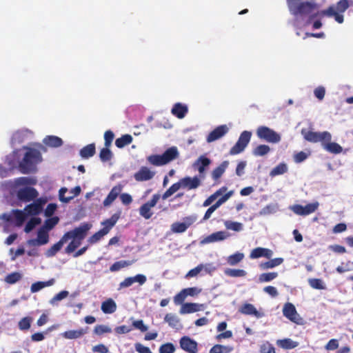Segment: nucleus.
Wrapping results in <instances>:
<instances>
[{"label":"nucleus","instance_id":"13","mask_svg":"<svg viewBox=\"0 0 353 353\" xmlns=\"http://www.w3.org/2000/svg\"><path fill=\"white\" fill-rule=\"evenodd\" d=\"M180 346L181 349L188 353H197L198 343L189 336H183L180 339Z\"/></svg>","mask_w":353,"mask_h":353},{"label":"nucleus","instance_id":"54","mask_svg":"<svg viewBox=\"0 0 353 353\" xmlns=\"http://www.w3.org/2000/svg\"><path fill=\"white\" fill-rule=\"evenodd\" d=\"M59 219L57 216H54L46 219L43 225V228L47 231L52 230L58 223Z\"/></svg>","mask_w":353,"mask_h":353},{"label":"nucleus","instance_id":"8","mask_svg":"<svg viewBox=\"0 0 353 353\" xmlns=\"http://www.w3.org/2000/svg\"><path fill=\"white\" fill-rule=\"evenodd\" d=\"M252 137V132L245 130L240 134L237 142L231 148L229 153L235 155L242 152L248 145Z\"/></svg>","mask_w":353,"mask_h":353},{"label":"nucleus","instance_id":"51","mask_svg":"<svg viewBox=\"0 0 353 353\" xmlns=\"http://www.w3.org/2000/svg\"><path fill=\"white\" fill-rule=\"evenodd\" d=\"M278 276V273L273 272H268V273H263L259 275V281L260 283H265V282H270L274 279H276Z\"/></svg>","mask_w":353,"mask_h":353},{"label":"nucleus","instance_id":"28","mask_svg":"<svg viewBox=\"0 0 353 353\" xmlns=\"http://www.w3.org/2000/svg\"><path fill=\"white\" fill-rule=\"evenodd\" d=\"M65 243V239L63 235L60 240L51 246L46 252V255L48 257H52L56 255V254L61 249L63 244Z\"/></svg>","mask_w":353,"mask_h":353},{"label":"nucleus","instance_id":"64","mask_svg":"<svg viewBox=\"0 0 353 353\" xmlns=\"http://www.w3.org/2000/svg\"><path fill=\"white\" fill-rule=\"evenodd\" d=\"M123 185L121 184H118L115 186H114L108 194L110 195V196L113 197L114 199L117 198V196L121 194L122 190H123Z\"/></svg>","mask_w":353,"mask_h":353},{"label":"nucleus","instance_id":"50","mask_svg":"<svg viewBox=\"0 0 353 353\" xmlns=\"http://www.w3.org/2000/svg\"><path fill=\"white\" fill-rule=\"evenodd\" d=\"M234 194L233 190H230L228 192L225 193L223 196L219 199V200L211 206L215 210L219 208L223 203L226 202Z\"/></svg>","mask_w":353,"mask_h":353},{"label":"nucleus","instance_id":"23","mask_svg":"<svg viewBox=\"0 0 353 353\" xmlns=\"http://www.w3.org/2000/svg\"><path fill=\"white\" fill-rule=\"evenodd\" d=\"M188 112L187 105L181 103H176L172 108L171 112L179 119H183Z\"/></svg>","mask_w":353,"mask_h":353},{"label":"nucleus","instance_id":"34","mask_svg":"<svg viewBox=\"0 0 353 353\" xmlns=\"http://www.w3.org/2000/svg\"><path fill=\"white\" fill-rule=\"evenodd\" d=\"M132 141V137L130 134H126L117 139L115 141V145L119 148H123V147L130 145Z\"/></svg>","mask_w":353,"mask_h":353},{"label":"nucleus","instance_id":"32","mask_svg":"<svg viewBox=\"0 0 353 353\" xmlns=\"http://www.w3.org/2000/svg\"><path fill=\"white\" fill-rule=\"evenodd\" d=\"M117 310L116 303L111 299L103 301L101 304V310L105 314H112Z\"/></svg>","mask_w":353,"mask_h":353},{"label":"nucleus","instance_id":"47","mask_svg":"<svg viewBox=\"0 0 353 353\" xmlns=\"http://www.w3.org/2000/svg\"><path fill=\"white\" fill-rule=\"evenodd\" d=\"M22 279V274L18 272H12L5 277V282L8 284H14Z\"/></svg>","mask_w":353,"mask_h":353},{"label":"nucleus","instance_id":"36","mask_svg":"<svg viewBox=\"0 0 353 353\" xmlns=\"http://www.w3.org/2000/svg\"><path fill=\"white\" fill-rule=\"evenodd\" d=\"M211 163V161L208 157L201 156L195 162L194 165L197 166V170L200 174H202L205 171V167L208 166Z\"/></svg>","mask_w":353,"mask_h":353},{"label":"nucleus","instance_id":"19","mask_svg":"<svg viewBox=\"0 0 353 353\" xmlns=\"http://www.w3.org/2000/svg\"><path fill=\"white\" fill-rule=\"evenodd\" d=\"M273 254L271 250L264 248L258 247L253 249L250 254L251 259H258L260 257H265L270 259Z\"/></svg>","mask_w":353,"mask_h":353},{"label":"nucleus","instance_id":"2","mask_svg":"<svg viewBox=\"0 0 353 353\" xmlns=\"http://www.w3.org/2000/svg\"><path fill=\"white\" fill-rule=\"evenodd\" d=\"M42 160L41 152L34 148H28L21 161L19 169L23 174H28L35 170V166Z\"/></svg>","mask_w":353,"mask_h":353},{"label":"nucleus","instance_id":"27","mask_svg":"<svg viewBox=\"0 0 353 353\" xmlns=\"http://www.w3.org/2000/svg\"><path fill=\"white\" fill-rule=\"evenodd\" d=\"M323 148L332 154H339L343 151L342 147L337 143L331 142V141H325Z\"/></svg>","mask_w":353,"mask_h":353},{"label":"nucleus","instance_id":"42","mask_svg":"<svg viewBox=\"0 0 353 353\" xmlns=\"http://www.w3.org/2000/svg\"><path fill=\"white\" fill-rule=\"evenodd\" d=\"M132 264V261H124V260L119 261L114 263L110 267V270L111 272H117L123 268H126L128 266L131 265Z\"/></svg>","mask_w":353,"mask_h":353},{"label":"nucleus","instance_id":"31","mask_svg":"<svg viewBox=\"0 0 353 353\" xmlns=\"http://www.w3.org/2000/svg\"><path fill=\"white\" fill-rule=\"evenodd\" d=\"M337 12L335 11L333 6H330L327 9L321 10L314 14H312L309 16L307 23H310L312 21L318 16H327L334 17Z\"/></svg>","mask_w":353,"mask_h":353},{"label":"nucleus","instance_id":"41","mask_svg":"<svg viewBox=\"0 0 353 353\" xmlns=\"http://www.w3.org/2000/svg\"><path fill=\"white\" fill-rule=\"evenodd\" d=\"M243 258L244 254L237 252L228 256L226 261L230 265L234 266L240 263L243 259Z\"/></svg>","mask_w":353,"mask_h":353},{"label":"nucleus","instance_id":"14","mask_svg":"<svg viewBox=\"0 0 353 353\" xmlns=\"http://www.w3.org/2000/svg\"><path fill=\"white\" fill-rule=\"evenodd\" d=\"M283 314L284 316L292 322L299 324V316L296 312L295 306L291 303H286L283 309Z\"/></svg>","mask_w":353,"mask_h":353},{"label":"nucleus","instance_id":"52","mask_svg":"<svg viewBox=\"0 0 353 353\" xmlns=\"http://www.w3.org/2000/svg\"><path fill=\"white\" fill-rule=\"evenodd\" d=\"M110 147H105L102 148L99 153V157L101 161L106 162L110 161L112 157V153L109 149Z\"/></svg>","mask_w":353,"mask_h":353},{"label":"nucleus","instance_id":"58","mask_svg":"<svg viewBox=\"0 0 353 353\" xmlns=\"http://www.w3.org/2000/svg\"><path fill=\"white\" fill-rule=\"evenodd\" d=\"M187 230V226L181 222H175L171 225V230L174 233H183Z\"/></svg>","mask_w":353,"mask_h":353},{"label":"nucleus","instance_id":"49","mask_svg":"<svg viewBox=\"0 0 353 353\" xmlns=\"http://www.w3.org/2000/svg\"><path fill=\"white\" fill-rule=\"evenodd\" d=\"M181 188L180 181L177 183L172 184L163 194V199H166Z\"/></svg>","mask_w":353,"mask_h":353},{"label":"nucleus","instance_id":"20","mask_svg":"<svg viewBox=\"0 0 353 353\" xmlns=\"http://www.w3.org/2000/svg\"><path fill=\"white\" fill-rule=\"evenodd\" d=\"M88 327H86L76 330H68L63 332L61 335L66 339H76L85 335L88 332Z\"/></svg>","mask_w":353,"mask_h":353},{"label":"nucleus","instance_id":"60","mask_svg":"<svg viewBox=\"0 0 353 353\" xmlns=\"http://www.w3.org/2000/svg\"><path fill=\"white\" fill-rule=\"evenodd\" d=\"M114 138L113 132L110 130H106L104 133V145L105 147H110Z\"/></svg>","mask_w":353,"mask_h":353},{"label":"nucleus","instance_id":"38","mask_svg":"<svg viewBox=\"0 0 353 353\" xmlns=\"http://www.w3.org/2000/svg\"><path fill=\"white\" fill-rule=\"evenodd\" d=\"M44 143L50 147H59L63 144V141L58 137L48 136L44 139Z\"/></svg>","mask_w":353,"mask_h":353},{"label":"nucleus","instance_id":"35","mask_svg":"<svg viewBox=\"0 0 353 353\" xmlns=\"http://www.w3.org/2000/svg\"><path fill=\"white\" fill-rule=\"evenodd\" d=\"M14 186L32 185H35L37 180L34 178L21 176L14 179Z\"/></svg>","mask_w":353,"mask_h":353},{"label":"nucleus","instance_id":"1","mask_svg":"<svg viewBox=\"0 0 353 353\" xmlns=\"http://www.w3.org/2000/svg\"><path fill=\"white\" fill-rule=\"evenodd\" d=\"M92 228V225L88 223H83L79 227L74 228L67 232L63 236L65 243L72 240L65 249L66 254H71L80 246L82 241L86 237L88 231Z\"/></svg>","mask_w":353,"mask_h":353},{"label":"nucleus","instance_id":"48","mask_svg":"<svg viewBox=\"0 0 353 353\" xmlns=\"http://www.w3.org/2000/svg\"><path fill=\"white\" fill-rule=\"evenodd\" d=\"M41 219L39 217L31 218L26 223L24 231L26 233L31 232L37 225H39Z\"/></svg>","mask_w":353,"mask_h":353},{"label":"nucleus","instance_id":"18","mask_svg":"<svg viewBox=\"0 0 353 353\" xmlns=\"http://www.w3.org/2000/svg\"><path fill=\"white\" fill-rule=\"evenodd\" d=\"M181 188H188V190L196 189L201 185V180L198 176L193 178L185 176L180 180Z\"/></svg>","mask_w":353,"mask_h":353},{"label":"nucleus","instance_id":"15","mask_svg":"<svg viewBox=\"0 0 353 353\" xmlns=\"http://www.w3.org/2000/svg\"><path fill=\"white\" fill-rule=\"evenodd\" d=\"M229 129L226 125H221L214 128L206 138L208 143L215 141L225 135Z\"/></svg>","mask_w":353,"mask_h":353},{"label":"nucleus","instance_id":"25","mask_svg":"<svg viewBox=\"0 0 353 353\" xmlns=\"http://www.w3.org/2000/svg\"><path fill=\"white\" fill-rule=\"evenodd\" d=\"M229 162L228 161H223L218 167L214 168L212 172V177L216 182H219V180L225 172L228 167Z\"/></svg>","mask_w":353,"mask_h":353},{"label":"nucleus","instance_id":"39","mask_svg":"<svg viewBox=\"0 0 353 353\" xmlns=\"http://www.w3.org/2000/svg\"><path fill=\"white\" fill-rule=\"evenodd\" d=\"M12 214L16 221V225L21 226L26 219L27 214L26 212L20 210H12Z\"/></svg>","mask_w":353,"mask_h":353},{"label":"nucleus","instance_id":"7","mask_svg":"<svg viewBox=\"0 0 353 353\" xmlns=\"http://www.w3.org/2000/svg\"><path fill=\"white\" fill-rule=\"evenodd\" d=\"M256 136L261 140L268 143H276L281 141V136L274 130L264 125L259 126L256 130Z\"/></svg>","mask_w":353,"mask_h":353},{"label":"nucleus","instance_id":"43","mask_svg":"<svg viewBox=\"0 0 353 353\" xmlns=\"http://www.w3.org/2000/svg\"><path fill=\"white\" fill-rule=\"evenodd\" d=\"M283 262V258H275V259H271L269 261L261 263L260 265V266L263 270L270 269V268H273L274 267H276V266L281 265Z\"/></svg>","mask_w":353,"mask_h":353},{"label":"nucleus","instance_id":"3","mask_svg":"<svg viewBox=\"0 0 353 353\" xmlns=\"http://www.w3.org/2000/svg\"><path fill=\"white\" fill-rule=\"evenodd\" d=\"M179 153L175 146L167 149L162 154H152L147 157L149 163L154 166H162L177 159Z\"/></svg>","mask_w":353,"mask_h":353},{"label":"nucleus","instance_id":"12","mask_svg":"<svg viewBox=\"0 0 353 353\" xmlns=\"http://www.w3.org/2000/svg\"><path fill=\"white\" fill-rule=\"evenodd\" d=\"M318 207V202L308 203L305 206L297 204L292 207V210L298 215L306 216L314 212L317 210Z\"/></svg>","mask_w":353,"mask_h":353},{"label":"nucleus","instance_id":"5","mask_svg":"<svg viewBox=\"0 0 353 353\" xmlns=\"http://www.w3.org/2000/svg\"><path fill=\"white\" fill-rule=\"evenodd\" d=\"M301 134L306 141L311 143L320 142L322 145L325 141L332 140V135L327 131L317 132L303 128L301 130Z\"/></svg>","mask_w":353,"mask_h":353},{"label":"nucleus","instance_id":"33","mask_svg":"<svg viewBox=\"0 0 353 353\" xmlns=\"http://www.w3.org/2000/svg\"><path fill=\"white\" fill-rule=\"evenodd\" d=\"M276 344L281 348L285 350H292L299 345V343L292 341L291 339H283L278 340Z\"/></svg>","mask_w":353,"mask_h":353},{"label":"nucleus","instance_id":"46","mask_svg":"<svg viewBox=\"0 0 353 353\" xmlns=\"http://www.w3.org/2000/svg\"><path fill=\"white\" fill-rule=\"evenodd\" d=\"M288 171V166L284 163H281L274 167L270 172L271 176H275L285 173Z\"/></svg>","mask_w":353,"mask_h":353},{"label":"nucleus","instance_id":"10","mask_svg":"<svg viewBox=\"0 0 353 353\" xmlns=\"http://www.w3.org/2000/svg\"><path fill=\"white\" fill-rule=\"evenodd\" d=\"M159 199V194H154L150 201L143 203L139 208V214L145 219H150L153 215L152 208L157 205Z\"/></svg>","mask_w":353,"mask_h":353},{"label":"nucleus","instance_id":"56","mask_svg":"<svg viewBox=\"0 0 353 353\" xmlns=\"http://www.w3.org/2000/svg\"><path fill=\"white\" fill-rule=\"evenodd\" d=\"M308 283L314 289L323 290L325 288V286L324 285L323 281L320 279H310L308 280Z\"/></svg>","mask_w":353,"mask_h":353},{"label":"nucleus","instance_id":"53","mask_svg":"<svg viewBox=\"0 0 353 353\" xmlns=\"http://www.w3.org/2000/svg\"><path fill=\"white\" fill-rule=\"evenodd\" d=\"M353 5V1L340 0L336 3V10L339 12H344L350 6Z\"/></svg>","mask_w":353,"mask_h":353},{"label":"nucleus","instance_id":"17","mask_svg":"<svg viewBox=\"0 0 353 353\" xmlns=\"http://www.w3.org/2000/svg\"><path fill=\"white\" fill-rule=\"evenodd\" d=\"M155 172L152 171L146 166H142L138 172L134 174V178L137 181H145L152 179Z\"/></svg>","mask_w":353,"mask_h":353},{"label":"nucleus","instance_id":"11","mask_svg":"<svg viewBox=\"0 0 353 353\" xmlns=\"http://www.w3.org/2000/svg\"><path fill=\"white\" fill-rule=\"evenodd\" d=\"M47 199L45 198H39L34 200V202L26 205L24 208L27 216H37L43 210V206L46 203Z\"/></svg>","mask_w":353,"mask_h":353},{"label":"nucleus","instance_id":"6","mask_svg":"<svg viewBox=\"0 0 353 353\" xmlns=\"http://www.w3.org/2000/svg\"><path fill=\"white\" fill-rule=\"evenodd\" d=\"M317 8L318 6L315 3L301 1L297 3V4H295L289 8V11L290 14L294 17H303L310 14L314 10L316 9Z\"/></svg>","mask_w":353,"mask_h":353},{"label":"nucleus","instance_id":"61","mask_svg":"<svg viewBox=\"0 0 353 353\" xmlns=\"http://www.w3.org/2000/svg\"><path fill=\"white\" fill-rule=\"evenodd\" d=\"M261 353H276L274 347L269 342L263 343L260 347Z\"/></svg>","mask_w":353,"mask_h":353},{"label":"nucleus","instance_id":"24","mask_svg":"<svg viewBox=\"0 0 353 353\" xmlns=\"http://www.w3.org/2000/svg\"><path fill=\"white\" fill-rule=\"evenodd\" d=\"M201 305L194 303H185L182 304L179 312L181 314H190L201 310Z\"/></svg>","mask_w":353,"mask_h":353},{"label":"nucleus","instance_id":"40","mask_svg":"<svg viewBox=\"0 0 353 353\" xmlns=\"http://www.w3.org/2000/svg\"><path fill=\"white\" fill-rule=\"evenodd\" d=\"M233 350L232 346L216 344L210 349L209 353H230Z\"/></svg>","mask_w":353,"mask_h":353},{"label":"nucleus","instance_id":"44","mask_svg":"<svg viewBox=\"0 0 353 353\" xmlns=\"http://www.w3.org/2000/svg\"><path fill=\"white\" fill-rule=\"evenodd\" d=\"M270 151V148L268 145L261 144L256 146L252 151V154L256 157H262Z\"/></svg>","mask_w":353,"mask_h":353},{"label":"nucleus","instance_id":"16","mask_svg":"<svg viewBox=\"0 0 353 353\" xmlns=\"http://www.w3.org/2000/svg\"><path fill=\"white\" fill-rule=\"evenodd\" d=\"M146 276L143 274H137L134 276L125 278L122 282L119 283V290L131 286L134 283L137 282L139 285H143L146 281Z\"/></svg>","mask_w":353,"mask_h":353},{"label":"nucleus","instance_id":"37","mask_svg":"<svg viewBox=\"0 0 353 353\" xmlns=\"http://www.w3.org/2000/svg\"><path fill=\"white\" fill-rule=\"evenodd\" d=\"M224 273L228 276L234 278L245 277L247 275L246 271L242 269L227 268L224 270Z\"/></svg>","mask_w":353,"mask_h":353},{"label":"nucleus","instance_id":"63","mask_svg":"<svg viewBox=\"0 0 353 353\" xmlns=\"http://www.w3.org/2000/svg\"><path fill=\"white\" fill-rule=\"evenodd\" d=\"M187 297L183 289L174 296V302L176 305H182Z\"/></svg>","mask_w":353,"mask_h":353},{"label":"nucleus","instance_id":"4","mask_svg":"<svg viewBox=\"0 0 353 353\" xmlns=\"http://www.w3.org/2000/svg\"><path fill=\"white\" fill-rule=\"evenodd\" d=\"M119 218L120 213H115L110 219L103 221L101 223V225L103 226V228L90 236L88 239V242L91 245L99 242L105 235L109 233Z\"/></svg>","mask_w":353,"mask_h":353},{"label":"nucleus","instance_id":"59","mask_svg":"<svg viewBox=\"0 0 353 353\" xmlns=\"http://www.w3.org/2000/svg\"><path fill=\"white\" fill-rule=\"evenodd\" d=\"M159 351V353H174L175 347L172 343H166L160 346Z\"/></svg>","mask_w":353,"mask_h":353},{"label":"nucleus","instance_id":"9","mask_svg":"<svg viewBox=\"0 0 353 353\" xmlns=\"http://www.w3.org/2000/svg\"><path fill=\"white\" fill-rule=\"evenodd\" d=\"M16 195L19 201L26 203L36 199L39 192L34 188L26 186L19 188L17 191Z\"/></svg>","mask_w":353,"mask_h":353},{"label":"nucleus","instance_id":"62","mask_svg":"<svg viewBox=\"0 0 353 353\" xmlns=\"http://www.w3.org/2000/svg\"><path fill=\"white\" fill-rule=\"evenodd\" d=\"M111 331L112 330L109 327L104 325H97L94 329V334L97 335H101L104 333H110Z\"/></svg>","mask_w":353,"mask_h":353},{"label":"nucleus","instance_id":"55","mask_svg":"<svg viewBox=\"0 0 353 353\" xmlns=\"http://www.w3.org/2000/svg\"><path fill=\"white\" fill-rule=\"evenodd\" d=\"M32 319L30 316H26L22 318L19 323L18 326L21 330H28L30 329Z\"/></svg>","mask_w":353,"mask_h":353},{"label":"nucleus","instance_id":"26","mask_svg":"<svg viewBox=\"0 0 353 353\" xmlns=\"http://www.w3.org/2000/svg\"><path fill=\"white\" fill-rule=\"evenodd\" d=\"M227 237L225 232L223 231H219L211 234L206 236L203 241V243H210L216 241H220L225 239Z\"/></svg>","mask_w":353,"mask_h":353},{"label":"nucleus","instance_id":"57","mask_svg":"<svg viewBox=\"0 0 353 353\" xmlns=\"http://www.w3.org/2000/svg\"><path fill=\"white\" fill-rule=\"evenodd\" d=\"M225 225L227 229L236 232H239L243 229V225L239 222L228 221L225 222Z\"/></svg>","mask_w":353,"mask_h":353},{"label":"nucleus","instance_id":"45","mask_svg":"<svg viewBox=\"0 0 353 353\" xmlns=\"http://www.w3.org/2000/svg\"><path fill=\"white\" fill-rule=\"evenodd\" d=\"M49 235L48 231L41 228L37 233V242L39 245H45L48 242Z\"/></svg>","mask_w":353,"mask_h":353},{"label":"nucleus","instance_id":"30","mask_svg":"<svg viewBox=\"0 0 353 353\" xmlns=\"http://www.w3.org/2000/svg\"><path fill=\"white\" fill-rule=\"evenodd\" d=\"M96 148L94 143H90L81 149L79 152L80 156L83 159H88L94 155Z\"/></svg>","mask_w":353,"mask_h":353},{"label":"nucleus","instance_id":"22","mask_svg":"<svg viewBox=\"0 0 353 353\" xmlns=\"http://www.w3.org/2000/svg\"><path fill=\"white\" fill-rule=\"evenodd\" d=\"M164 321L168 323L169 326L174 329L180 330L183 327L179 318L174 314H167L164 317Z\"/></svg>","mask_w":353,"mask_h":353},{"label":"nucleus","instance_id":"29","mask_svg":"<svg viewBox=\"0 0 353 353\" xmlns=\"http://www.w3.org/2000/svg\"><path fill=\"white\" fill-rule=\"evenodd\" d=\"M55 282L54 279H51L47 281H37L32 284L30 291L32 293L37 292L41 289L52 285Z\"/></svg>","mask_w":353,"mask_h":353},{"label":"nucleus","instance_id":"21","mask_svg":"<svg viewBox=\"0 0 353 353\" xmlns=\"http://www.w3.org/2000/svg\"><path fill=\"white\" fill-rule=\"evenodd\" d=\"M239 312L241 314L254 316L256 318H261L263 316V314L259 312L251 303H245L242 305L239 308Z\"/></svg>","mask_w":353,"mask_h":353}]
</instances>
